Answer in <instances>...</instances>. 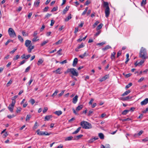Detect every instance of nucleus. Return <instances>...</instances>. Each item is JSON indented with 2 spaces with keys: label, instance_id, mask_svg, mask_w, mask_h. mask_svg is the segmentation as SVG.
<instances>
[{
  "label": "nucleus",
  "instance_id": "nucleus-1",
  "mask_svg": "<svg viewBox=\"0 0 148 148\" xmlns=\"http://www.w3.org/2000/svg\"><path fill=\"white\" fill-rule=\"evenodd\" d=\"M139 57L142 59H146L147 58V55L146 49L141 47L139 54Z\"/></svg>",
  "mask_w": 148,
  "mask_h": 148
},
{
  "label": "nucleus",
  "instance_id": "nucleus-2",
  "mask_svg": "<svg viewBox=\"0 0 148 148\" xmlns=\"http://www.w3.org/2000/svg\"><path fill=\"white\" fill-rule=\"evenodd\" d=\"M25 45L28 47L27 51L29 53H30L34 48V46L32 44L31 41L29 40H26L25 41Z\"/></svg>",
  "mask_w": 148,
  "mask_h": 148
},
{
  "label": "nucleus",
  "instance_id": "nucleus-3",
  "mask_svg": "<svg viewBox=\"0 0 148 148\" xmlns=\"http://www.w3.org/2000/svg\"><path fill=\"white\" fill-rule=\"evenodd\" d=\"M80 125L84 129H89L92 128L91 124L86 121H83L81 122L80 123Z\"/></svg>",
  "mask_w": 148,
  "mask_h": 148
},
{
  "label": "nucleus",
  "instance_id": "nucleus-4",
  "mask_svg": "<svg viewBox=\"0 0 148 148\" xmlns=\"http://www.w3.org/2000/svg\"><path fill=\"white\" fill-rule=\"evenodd\" d=\"M103 6L106 7L105 13L106 17H108L110 13V9L108 5V3L107 2H103Z\"/></svg>",
  "mask_w": 148,
  "mask_h": 148
},
{
  "label": "nucleus",
  "instance_id": "nucleus-5",
  "mask_svg": "<svg viewBox=\"0 0 148 148\" xmlns=\"http://www.w3.org/2000/svg\"><path fill=\"white\" fill-rule=\"evenodd\" d=\"M8 32L9 36L11 38H14L16 36V34L12 28H9Z\"/></svg>",
  "mask_w": 148,
  "mask_h": 148
},
{
  "label": "nucleus",
  "instance_id": "nucleus-6",
  "mask_svg": "<svg viewBox=\"0 0 148 148\" xmlns=\"http://www.w3.org/2000/svg\"><path fill=\"white\" fill-rule=\"evenodd\" d=\"M66 72L69 73L70 72L73 75L77 76L78 75V73L76 71V70L74 68H71L68 69Z\"/></svg>",
  "mask_w": 148,
  "mask_h": 148
},
{
  "label": "nucleus",
  "instance_id": "nucleus-7",
  "mask_svg": "<svg viewBox=\"0 0 148 148\" xmlns=\"http://www.w3.org/2000/svg\"><path fill=\"white\" fill-rule=\"evenodd\" d=\"M148 103V98H146L140 103V104L142 106L145 105Z\"/></svg>",
  "mask_w": 148,
  "mask_h": 148
},
{
  "label": "nucleus",
  "instance_id": "nucleus-8",
  "mask_svg": "<svg viewBox=\"0 0 148 148\" xmlns=\"http://www.w3.org/2000/svg\"><path fill=\"white\" fill-rule=\"evenodd\" d=\"M109 78V75H106L103 77L100 78L99 81L101 82H102L104 81L106 79Z\"/></svg>",
  "mask_w": 148,
  "mask_h": 148
},
{
  "label": "nucleus",
  "instance_id": "nucleus-9",
  "mask_svg": "<svg viewBox=\"0 0 148 148\" xmlns=\"http://www.w3.org/2000/svg\"><path fill=\"white\" fill-rule=\"evenodd\" d=\"M78 96L76 95L74 97L73 99V103L74 104H75L77 102L78 100Z\"/></svg>",
  "mask_w": 148,
  "mask_h": 148
},
{
  "label": "nucleus",
  "instance_id": "nucleus-10",
  "mask_svg": "<svg viewBox=\"0 0 148 148\" xmlns=\"http://www.w3.org/2000/svg\"><path fill=\"white\" fill-rule=\"evenodd\" d=\"M14 106L10 104L8 107L9 110L11 112H13V111L14 107Z\"/></svg>",
  "mask_w": 148,
  "mask_h": 148
},
{
  "label": "nucleus",
  "instance_id": "nucleus-11",
  "mask_svg": "<svg viewBox=\"0 0 148 148\" xmlns=\"http://www.w3.org/2000/svg\"><path fill=\"white\" fill-rule=\"evenodd\" d=\"M78 59L77 58H75L73 61V66L75 67L76 66V64L77 63Z\"/></svg>",
  "mask_w": 148,
  "mask_h": 148
},
{
  "label": "nucleus",
  "instance_id": "nucleus-12",
  "mask_svg": "<svg viewBox=\"0 0 148 148\" xmlns=\"http://www.w3.org/2000/svg\"><path fill=\"white\" fill-rule=\"evenodd\" d=\"M61 69V68H58L56 70L53 71V72L56 74H60L62 73V72H60Z\"/></svg>",
  "mask_w": 148,
  "mask_h": 148
},
{
  "label": "nucleus",
  "instance_id": "nucleus-13",
  "mask_svg": "<svg viewBox=\"0 0 148 148\" xmlns=\"http://www.w3.org/2000/svg\"><path fill=\"white\" fill-rule=\"evenodd\" d=\"M69 6H67L63 10L62 12V14H65L66 12L69 10Z\"/></svg>",
  "mask_w": 148,
  "mask_h": 148
},
{
  "label": "nucleus",
  "instance_id": "nucleus-14",
  "mask_svg": "<svg viewBox=\"0 0 148 148\" xmlns=\"http://www.w3.org/2000/svg\"><path fill=\"white\" fill-rule=\"evenodd\" d=\"M54 113L58 116H59L62 114V112L60 110L54 112Z\"/></svg>",
  "mask_w": 148,
  "mask_h": 148
},
{
  "label": "nucleus",
  "instance_id": "nucleus-15",
  "mask_svg": "<svg viewBox=\"0 0 148 148\" xmlns=\"http://www.w3.org/2000/svg\"><path fill=\"white\" fill-rule=\"evenodd\" d=\"M83 107V105H80L78 106L76 108V110L77 111H78L81 110Z\"/></svg>",
  "mask_w": 148,
  "mask_h": 148
},
{
  "label": "nucleus",
  "instance_id": "nucleus-16",
  "mask_svg": "<svg viewBox=\"0 0 148 148\" xmlns=\"http://www.w3.org/2000/svg\"><path fill=\"white\" fill-rule=\"evenodd\" d=\"M51 115H47L45 117V121H48L52 117Z\"/></svg>",
  "mask_w": 148,
  "mask_h": 148
},
{
  "label": "nucleus",
  "instance_id": "nucleus-17",
  "mask_svg": "<svg viewBox=\"0 0 148 148\" xmlns=\"http://www.w3.org/2000/svg\"><path fill=\"white\" fill-rule=\"evenodd\" d=\"M81 129V127H79L75 131L73 132L72 134H77L79 131Z\"/></svg>",
  "mask_w": 148,
  "mask_h": 148
},
{
  "label": "nucleus",
  "instance_id": "nucleus-18",
  "mask_svg": "<svg viewBox=\"0 0 148 148\" xmlns=\"http://www.w3.org/2000/svg\"><path fill=\"white\" fill-rule=\"evenodd\" d=\"M88 55V54H87L86 52H85L84 54L80 55L79 56V57L80 58H81L83 59L84 58V57L86 56H87Z\"/></svg>",
  "mask_w": 148,
  "mask_h": 148
},
{
  "label": "nucleus",
  "instance_id": "nucleus-19",
  "mask_svg": "<svg viewBox=\"0 0 148 148\" xmlns=\"http://www.w3.org/2000/svg\"><path fill=\"white\" fill-rule=\"evenodd\" d=\"M40 3V0H38L36 1H35L34 3V5L36 7H38Z\"/></svg>",
  "mask_w": 148,
  "mask_h": 148
},
{
  "label": "nucleus",
  "instance_id": "nucleus-20",
  "mask_svg": "<svg viewBox=\"0 0 148 148\" xmlns=\"http://www.w3.org/2000/svg\"><path fill=\"white\" fill-rule=\"evenodd\" d=\"M71 14H69V15L67 17L65 18L64 20L65 21H69L70 19H71L72 17L71 16Z\"/></svg>",
  "mask_w": 148,
  "mask_h": 148
},
{
  "label": "nucleus",
  "instance_id": "nucleus-21",
  "mask_svg": "<svg viewBox=\"0 0 148 148\" xmlns=\"http://www.w3.org/2000/svg\"><path fill=\"white\" fill-rule=\"evenodd\" d=\"M36 132L37 133L38 135L42 136L43 135V133L44 132L40 131V130L39 129H38L36 131Z\"/></svg>",
  "mask_w": 148,
  "mask_h": 148
},
{
  "label": "nucleus",
  "instance_id": "nucleus-22",
  "mask_svg": "<svg viewBox=\"0 0 148 148\" xmlns=\"http://www.w3.org/2000/svg\"><path fill=\"white\" fill-rule=\"evenodd\" d=\"M103 26V24L102 23H100L99 25L96 28V30L97 31L99 30L100 29H101Z\"/></svg>",
  "mask_w": 148,
  "mask_h": 148
},
{
  "label": "nucleus",
  "instance_id": "nucleus-23",
  "mask_svg": "<svg viewBox=\"0 0 148 148\" xmlns=\"http://www.w3.org/2000/svg\"><path fill=\"white\" fill-rule=\"evenodd\" d=\"M115 54L116 53L115 52H113L112 53L111 56V58L112 60H113L115 59Z\"/></svg>",
  "mask_w": 148,
  "mask_h": 148
},
{
  "label": "nucleus",
  "instance_id": "nucleus-24",
  "mask_svg": "<svg viewBox=\"0 0 148 148\" xmlns=\"http://www.w3.org/2000/svg\"><path fill=\"white\" fill-rule=\"evenodd\" d=\"M111 47L109 45H107L105 46L104 48H102V49L103 51H105L108 49L111 48Z\"/></svg>",
  "mask_w": 148,
  "mask_h": 148
},
{
  "label": "nucleus",
  "instance_id": "nucleus-25",
  "mask_svg": "<svg viewBox=\"0 0 148 148\" xmlns=\"http://www.w3.org/2000/svg\"><path fill=\"white\" fill-rule=\"evenodd\" d=\"M131 92V91L130 90H128L125 92L122 95V96H124L125 95H128Z\"/></svg>",
  "mask_w": 148,
  "mask_h": 148
},
{
  "label": "nucleus",
  "instance_id": "nucleus-26",
  "mask_svg": "<svg viewBox=\"0 0 148 148\" xmlns=\"http://www.w3.org/2000/svg\"><path fill=\"white\" fill-rule=\"evenodd\" d=\"M73 138V137L72 136H70L66 138L65 139V141L71 140Z\"/></svg>",
  "mask_w": 148,
  "mask_h": 148
},
{
  "label": "nucleus",
  "instance_id": "nucleus-27",
  "mask_svg": "<svg viewBox=\"0 0 148 148\" xmlns=\"http://www.w3.org/2000/svg\"><path fill=\"white\" fill-rule=\"evenodd\" d=\"M43 60L42 59H39L37 63V64L38 65H40L43 63Z\"/></svg>",
  "mask_w": 148,
  "mask_h": 148
},
{
  "label": "nucleus",
  "instance_id": "nucleus-28",
  "mask_svg": "<svg viewBox=\"0 0 148 148\" xmlns=\"http://www.w3.org/2000/svg\"><path fill=\"white\" fill-rule=\"evenodd\" d=\"M132 98V97L130 96H127L126 97H124L122 99V100L125 101V100H127L129 99H130Z\"/></svg>",
  "mask_w": 148,
  "mask_h": 148
},
{
  "label": "nucleus",
  "instance_id": "nucleus-29",
  "mask_svg": "<svg viewBox=\"0 0 148 148\" xmlns=\"http://www.w3.org/2000/svg\"><path fill=\"white\" fill-rule=\"evenodd\" d=\"M37 36L34 37V38L32 39V42H36V41L38 40L39 39H37Z\"/></svg>",
  "mask_w": 148,
  "mask_h": 148
},
{
  "label": "nucleus",
  "instance_id": "nucleus-30",
  "mask_svg": "<svg viewBox=\"0 0 148 148\" xmlns=\"http://www.w3.org/2000/svg\"><path fill=\"white\" fill-rule=\"evenodd\" d=\"M18 38L19 39V40L21 42H23V39L22 38V37L20 36V35H19L18 36Z\"/></svg>",
  "mask_w": 148,
  "mask_h": 148
},
{
  "label": "nucleus",
  "instance_id": "nucleus-31",
  "mask_svg": "<svg viewBox=\"0 0 148 148\" xmlns=\"http://www.w3.org/2000/svg\"><path fill=\"white\" fill-rule=\"evenodd\" d=\"M99 23L98 21H96L95 23L92 25L93 28H95L96 26Z\"/></svg>",
  "mask_w": 148,
  "mask_h": 148
},
{
  "label": "nucleus",
  "instance_id": "nucleus-32",
  "mask_svg": "<svg viewBox=\"0 0 148 148\" xmlns=\"http://www.w3.org/2000/svg\"><path fill=\"white\" fill-rule=\"evenodd\" d=\"M130 111L128 110H125L122 112V114L123 115H126Z\"/></svg>",
  "mask_w": 148,
  "mask_h": 148
},
{
  "label": "nucleus",
  "instance_id": "nucleus-33",
  "mask_svg": "<svg viewBox=\"0 0 148 148\" xmlns=\"http://www.w3.org/2000/svg\"><path fill=\"white\" fill-rule=\"evenodd\" d=\"M93 110H91L89 111L88 113V116H90L92 115V114L93 113Z\"/></svg>",
  "mask_w": 148,
  "mask_h": 148
},
{
  "label": "nucleus",
  "instance_id": "nucleus-34",
  "mask_svg": "<svg viewBox=\"0 0 148 148\" xmlns=\"http://www.w3.org/2000/svg\"><path fill=\"white\" fill-rule=\"evenodd\" d=\"M99 136L101 139H103L104 138L103 134L102 133H99Z\"/></svg>",
  "mask_w": 148,
  "mask_h": 148
},
{
  "label": "nucleus",
  "instance_id": "nucleus-35",
  "mask_svg": "<svg viewBox=\"0 0 148 148\" xmlns=\"http://www.w3.org/2000/svg\"><path fill=\"white\" fill-rule=\"evenodd\" d=\"M83 135L82 134H80L79 135H78L76 136L75 138V139L76 140H78L80 138H81L83 136Z\"/></svg>",
  "mask_w": 148,
  "mask_h": 148
},
{
  "label": "nucleus",
  "instance_id": "nucleus-36",
  "mask_svg": "<svg viewBox=\"0 0 148 148\" xmlns=\"http://www.w3.org/2000/svg\"><path fill=\"white\" fill-rule=\"evenodd\" d=\"M132 83H130L128 84L127 85L125 86L126 88H129L130 87L132 86Z\"/></svg>",
  "mask_w": 148,
  "mask_h": 148
},
{
  "label": "nucleus",
  "instance_id": "nucleus-37",
  "mask_svg": "<svg viewBox=\"0 0 148 148\" xmlns=\"http://www.w3.org/2000/svg\"><path fill=\"white\" fill-rule=\"evenodd\" d=\"M146 0H143L142 2H141V6H143L145 5L146 4Z\"/></svg>",
  "mask_w": 148,
  "mask_h": 148
},
{
  "label": "nucleus",
  "instance_id": "nucleus-38",
  "mask_svg": "<svg viewBox=\"0 0 148 148\" xmlns=\"http://www.w3.org/2000/svg\"><path fill=\"white\" fill-rule=\"evenodd\" d=\"M38 125V123L37 122H36L34 127H33V129L34 130H35L37 128Z\"/></svg>",
  "mask_w": 148,
  "mask_h": 148
},
{
  "label": "nucleus",
  "instance_id": "nucleus-39",
  "mask_svg": "<svg viewBox=\"0 0 148 148\" xmlns=\"http://www.w3.org/2000/svg\"><path fill=\"white\" fill-rule=\"evenodd\" d=\"M145 60L142 59L140 62H138L139 66L141 65L144 62Z\"/></svg>",
  "mask_w": 148,
  "mask_h": 148
},
{
  "label": "nucleus",
  "instance_id": "nucleus-40",
  "mask_svg": "<svg viewBox=\"0 0 148 148\" xmlns=\"http://www.w3.org/2000/svg\"><path fill=\"white\" fill-rule=\"evenodd\" d=\"M62 39H61L60 40H59L58 42H56L55 43V44L56 45H58L59 44H60L62 43Z\"/></svg>",
  "mask_w": 148,
  "mask_h": 148
},
{
  "label": "nucleus",
  "instance_id": "nucleus-41",
  "mask_svg": "<svg viewBox=\"0 0 148 148\" xmlns=\"http://www.w3.org/2000/svg\"><path fill=\"white\" fill-rule=\"evenodd\" d=\"M29 102L32 104V105H33L35 103V101L34 99H31L29 100Z\"/></svg>",
  "mask_w": 148,
  "mask_h": 148
},
{
  "label": "nucleus",
  "instance_id": "nucleus-42",
  "mask_svg": "<svg viewBox=\"0 0 148 148\" xmlns=\"http://www.w3.org/2000/svg\"><path fill=\"white\" fill-rule=\"evenodd\" d=\"M51 15V14H49V13H47V15H45V17L44 18L45 19L48 18Z\"/></svg>",
  "mask_w": 148,
  "mask_h": 148
},
{
  "label": "nucleus",
  "instance_id": "nucleus-43",
  "mask_svg": "<svg viewBox=\"0 0 148 148\" xmlns=\"http://www.w3.org/2000/svg\"><path fill=\"white\" fill-rule=\"evenodd\" d=\"M48 42V40L44 41L43 42L41 43V46H43L45 44H46Z\"/></svg>",
  "mask_w": 148,
  "mask_h": 148
},
{
  "label": "nucleus",
  "instance_id": "nucleus-44",
  "mask_svg": "<svg viewBox=\"0 0 148 148\" xmlns=\"http://www.w3.org/2000/svg\"><path fill=\"white\" fill-rule=\"evenodd\" d=\"M101 30H98L97 32L95 34V36H98L101 33Z\"/></svg>",
  "mask_w": 148,
  "mask_h": 148
},
{
  "label": "nucleus",
  "instance_id": "nucleus-45",
  "mask_svg": "<svg viewBox=\"0 0 148 148\" xmlns=\"http://www.w3.org/2000/svg\"><path fill=\"white\" fill-rule=\"evenodd\" d=\"M58 90H56L55 91L54 93L52 95V97H54L55 96H56L57 95V93L58 92Z\"/></svg>",
  "mask_w": 148,
  "mask_h": 148
},
{
  "label": "nucleus",
  "instance_id": "nucleus-46",
  "mask_svg": "<svg viewBox=\"0 0 148 148\" xmlns=\"http://www.w3.org/2000/svg\"><path fill=\"white\" fill-rule=\"evenodd\" d=\"M31 117V115H27L26 118V121H27V120H29Z\"/></svg>",
  "mask_w": 148,
  "mask_h": 148
},
{
  "label": "nucleus",
  "instance_id": "nucleus-47",
  "mask_svg": "<svg viewBox=\"0 0 148 148\" xmlns=\"http://www.w3.org/2000/svg\"><path fill=\"white\" fill-rule=\"evenodd\" d=\"M31 56V55L29 54L25 56H23V57H22V58H25L26 59H28Z\"/></svg>",
  "mask_w": 148,
  "mask_h": 148
},
{
  "label": "nucleus",
  "instance_id": "nucleus-48",
  "mask_svg": "<svg viewBox=\"0 0 148 148\" xmlns=\"http://www.w3.org/2000/svg\"><path fill=\"white\" fill-rule=\"evenodd\" d=\"M12 81L11 80H10L6 84V86L8 87L12 83Z\"/></svg>",
  "mask_w": 148,
  "mask_h": 148
},
{
  "label": "nucleus",
  "instance_id": "nucleus-49",
  "mask_svg": "<svg viewBox=\"0 0 148 148\" xmlns=\"http://www.w3.org/2000/svg\"><path fill=\"white\" fill-rule=\"evenodd\" d=\"M21 108L20 107H19L17 108V110L16 111V112L17 113H18V112H20L21 110Z\"/></svg>",
  "mask_w": 148,
  "mask_h": 148
},
{
  "label": "nucleus",
  "instance_id": "nucleus-50",
  "mask_svg": "<svg viewBox=\"0 0 148 148\" xmlns=\"http://www.w3.org/2000/svg\"><path fill=\"white\" fill-rule=\"evenodd\" d=\"M22 34L24 36H28V34L27 33H26L24 31H22Z\"/></svg>",
  "mask_w": 148,
  "mask_h": 148
},
{
  "label": "nucleus",
  "instance_id": "nucleus-51",
  "mask_svg": "<svg viewBox=\"0 0 148 148\" xmlns=\"http://www.w3.org/2000/svg\"><path fill=\"white\" fill-rule=\"evenodd\" d=\"M51 134V133H48L47 132H44L43 135H49Z\"/></svg>",
  "mask_w": 148,
  "mask_h": 148
},
{
  "label": "nucleus",
  "instance_id": "nucleus-52",
  "mask_svg": "<svg viewBox=\"0 0 148 148\" xmlns=\"http://www.w3.org/2000/svg\"><path fill=\"white\" fill-rule=\"evenodd\" d=\"M13 42V40H10V39H9L5 43V45H7L10 42Z\"/></svg>",
  "mask_w": 148,
  "mask_h": 148
},
{
  "label": "nucleus",
  "instance_id": "nucleus-53",
  "mask_svg": "<svg viewBox=\"0 0 148 148\" xmlns=\"http://www.w3.org/2000/svg\"><path fill=\"white\" fill-rule=\"evenodd\" d=\"M84 47V45L83 43H82L81 45H79L78 47L80 49L82 48L83 47Z\"/></svg>",
  "mask_w": 148,
  "mask_h": 148
},
{
  "label": "nucleus",
  "instance_id": "nucleus-54",
  "mask_svg": "<svg viewBox=\"0 0 148 148\" xmlns=\"http://www.w3.org/2000/svg\"><path fill=\"white\" fill-rule=\"evenodd\" d=\"M49 8L48 6L45 7L43 9V11L44 12H46L47 11Z\"/></svg>",
  "mask_w": 148,
  "mask_h": 148
},
{
  "label": "nucleus",
  "instance_id": "nucleus-55",
  "mask_svg": "<svg viewBox=\"0 0 148 148\" xmlns=\"http://www.w3.org/2000/svg\"><path fill=\"white\" fill-rule=\"evenodd\" d=\"M58 10V7H54L51 11V12L56 11Z\"/></svg>",
  "mask_w": 148,
  "mask_h": 148
},
{
  "label": "nucleus",
  "instance_id": "nucleus-56",
  "mask_svg": "<svg viewBox=\"0 0 148 148\" xmlns=\"http://www.w3.org/2000/svg\"><path fill=\"white\" fill-rule=\"evenodd\" d=\"M30 69V66H28L25 69V73H27L29 71Z\"/></svg>",
  "mask_w": 148,
  "mask_h": 148
},
{
  "label": "nucleus",
  "instance_id": "nucleus-57",
  "mask_svg": "<svg viewBox=\"0 0 148 148\" xmlns=\"http://www.w3.org/2000/svg\"><path fill=\"white\" fill-rule=\"evenodd\" d=\"M16 102V100H14L13 99L12 100V103L10 105L14 106Z\"/></svg>",
  "mask_w": 148,
  "mask_h": 148
},
{
  "label": "nucleus",
  "instance_id": "nucleus-58",
  "mask_svg": "<svg viewBox=\"0 0 148 148\" xmlns=\"http://www.w3.org/2000/svg\"><path fill=\"white\" fill-rule=\"evenodd\" d=\"M19 58H20V56H19L18 55H17L16 56V57H15L13 58V60H17Z\"/></svg>",
  "mask_w": 148,
  "mask_h": 148
},
{
  "label": "nucleus",
  "instance_id": "nucleus-59",
  "mask_svg": "<svg viewBox=\"0 0 148 148\" xmlns=\"http://www.w3.org/2000/svg\"><path fill=\"white\" fill-rule=\"evenodd\" d=\"M33 79H32L31 78V79H30L28 83V84L29 86L30 85L31 83L33 82Z\"/></svg>",
  "mask_w": 148,
  "mask_h": 148
},
{
  "label": "nucleus",
  "instance_id": "nucleus-60",
  "mask_svg": "<svg viewBox=\"0 0 148 148\" xmlns=\"http://www.w3.org/2000/svg\"><path fill=\"white\" fill-rule=\"evenodd\" d=\"M121 51H119L117 53V57H118L121 54Z\"/></svg>",
  "mask_w": 148,
  "mask_h": 148
},
{
  "label": "nucleus",
  "instance_id": "nucleus-61",
  "mask_svg": "<svg viewBox=\"0 0 148 148\" xmlns=\"http://www.w3.org/2000/svg\"><path fill=\"white\" fill-rule=\"evenodd\" d=\"M38 34V31H35L34 32L33 34V36L34 37L37 36V35Z\"/></svg>",
  "mask_w": 148,
  "mask_h": 148
},
{
  "label": "nucleus",
  "instance_id": "nucleus-62",
  "mask_svg": "<svg viewBox=\"0 0 148 148\" xmlns=\"http://www.w3.org/2000/svg\"><path fill=\"white\" fill-rule=\"evenodd\" d=\"M94 141H95L93 138H92L90 139L89 141H88V142L89 143H92V142H93Z\"/></svg>",
  "mask_w": 148,
  "mask_h": 148
},
{
  "label": "nucleus",
  "instance_id": "nucleus-63",
  "mask_svg": "<svg viewBox=\"0 0 148 148\" xmlns=\"http://www.w3.org/2000/svg\"><path fill=\"white\" fill-rule=\"evenodd\" d=\"M55 23V21L53 20H52L51 21V23L50 24V25L51 26H53L54 24Z\"/></svg>",
  "mask_w": 148,
  "mask_h": 148
},
{
  "label": "nucleus",
  "instance_id": "nucleus-64",
  "mask_svg": "<svg viewBox=\"0 0 148 148\" xmlns=\"http://www.w3.org/2000/svg\"><path fill=\"white\" fill-rule=\"evenodd\" d=\"M147 112H148V108H147L145 110H144L142 111V112L144 113H146Z\"/></svg>",
  "mask_w": 148,
  "mask_h": 148
}]
</instances>
